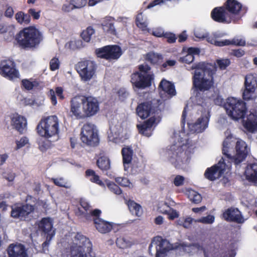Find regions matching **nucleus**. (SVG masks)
Segmentation results:
<instances>
[{"mask_svg":"<svg viewBox=\"0 0 257 257\" xmlns=\"http://www.w3.org/2000/svg\"><path fill=\"white\" fill-rule=\"evenodd\" d=\"M234 138L232 135L228 136L222 144V157L220 161H244L247 157L250 158V148L247 144L241 139Z\"/></svg>","mask_w":257,"mask_h":257,"instance_id":"f257e3e1","label":"nucleus"},{"mask_svg":"<svg viewBox=\"0 0 257 257\" xmlns=\"http://www.w3.org/2000/svg\"><path fill=\"white\" fill-rule=\"evenodd\" d=\"M195 69L192 77L193 87L198 91L204 92L210 90L214 85V75L216 68L204 63L193 64L190 70Z\"/></svg>","mask_w":257,"mask_h":257,"instance_id":"f03ea898","label":"nucleus"},{"mask_svg":"<svg viewBox=\"0 0 257 257\" xmlns=\"http://www.w3.org/2000/svg\"><path fill=\"white\" fill-rule=\"evenodd\" d=\"M194 147L191 141L184 132L179 133V134H174V143L170 147L168 151L169 155L172 157L183 158L186 161L191 159L190 155L194 153Z\"/></svg>","mask_w":257,"mask_h":257,"instance_id":"7ed1b4c3","label":"nucleus"},{"mask_svg":"<svg viewBox=\"0 0 257 257\" xmlns=\"http://www.w3.org/2000/svg\"><path fill=\"white\" fill-rule=\"evenodd\" d=\"M15 40L20 47L24 49L36 48L43 40L42 33L33 26L25 28L16 35Z\"/></svg>","mask_w":257,"mask_h":257,"instance_id":"20e7f679","label":"nucleus"},{"mask_svg":"<svg viewBox=\"0 0 257 257\" xmlns=\"http://www.w3.org/2000/svg\"><path fill=\"white\" fill-rule=\"evenodd\" d=\"M71 257H95L92 245L88 238L77 233L70 246Z\"/></svg>","mask_w":257,"mask_h":257,"instance_id":"39448f33","label":"nucleus"},{"mask_svg":"<svg viewBox=\"0 0 257 257\" xmlns=\"http://www.w3.org/2000/svg\"><path fill=\"white\" fill-rule=\"evenodd\" d=\"M36 130L39 136L47 139L58 135V118L55 115L43 117L38 123Z\"/></svg>","mask_w":257,"mask_h":257,"instance_id":"423d86ee","label":"nucleus"},{"mask_svg":"<svg viewBox=\"0 0 257 257\" xmlns=\"http://www.w3.org/2000/svg\"><path fill=\"white\" fill-rule=\"evenodd\" d=\"M224 108L227 115L234 120L244 118L247 111L246 103L234 97L227 99Z\"/></svg>","mask_w":257,"mask_h":257,"instance_id":"0eeeda50","label":"nucleus"},{"mask_svg":"<svg viewBox=\"0 0 257 257\" xmlns=\"http://www.w3.org/2000/svg\"><path fill=\"white\" fill-rule=\"evenodd\" d=\"M95 53L98 58L111 62L117 60L123 52L121 48L117 45H108L95 49Z\"/></svg>","mask_w":257,"mask_h":257,"instance_id":"6e6552de","label":"nucleus"},{"mask_svg":"<svg viewBox=\"0 0 257 257\" xmlns=\"http://www.w3.org/2000/svg\"><path fill=\"white\" fill-rule=\"evenodd\" d=\"M97 65L95 62L90 60H83L78 62L75 66V69L82 80H90L95 75Z\"/></svg>","mask_w":257,"mask_h":257,"instance_id":"1a4fd4ad","label":"nucleus"},{"mask_svg":"<svg viewBox=\"0 0 257 257\" xmlns=\"http://www.w3.org/2000/svg\"><path fill=\"white\" fill-rule=\"evenodd\" d=\"M81 140L88 146H95L98 144V132L93 124L87 122L83 125L81 131Z\"/></svg>","mask_w":257,"mask_h":257,"instance_id":"9d476101","label":"nucleus"},{"mask_svg":"<svg viewBox=\"0 0 257 257\" xmlns=\"http://www.w3.org/2000/svg\"><path fill=\"white\" fill-rule=\"evenodd\" d=\"M244 90L242 97L243 99H254L257 95V75L248 74L245 77Z\"/></svg>","mask_w":257,"mask_h":257,"instance_id":"9b49d317","label":"nucleus"},{"mask_svg":"<svg viewBox=\"0 0 257 257\" xmlns=\"http://www.w3.org/2000/svg\"><path fill=\"white\" fill-rule=\"evenodd\" d=\"M0 75L10 80L19 78V73L15 62L10 59L2 60L0 61Z\"/></svg>","mask_w":257,"mask_h":257,"instance_id":"f8f14e48","label":"nucleus"},{"mask_svg":"<svg viewBox=\"0 0 257 257\" xmlns=\"http://www.w3.org/2000/svg\"><path fill=\"white\" fill-rule=\"evenodd\" d=\"M70 103L71 116L78 119L85 118L84 95H78L72 98Z\"/></svg>","mask_w":257,"mask_h":257,"instance_id":"ddd939ff","label":"nucleus"},{"mask_svg":"<svg viewBox=\"0 0 257 257\" xmlns=\"http://www.w3.org/2000/svg\"><path fill=\"white\" fill-rule=\"evenodd\" d=\"M223 6L233 21L234 16L241 17L247 13L248 10L247 7L243 6L236 0H227Z\"/></svg>","mask_w":257,"mask_h":257,"instance_id":"4468645a","label":"nucleus"},{"mask_svg":"<svg viewBox=\"0 0 257 257\" xmlns=\"http://www.w3.org/2000/svg\"><path fill=\"white\" fill-rule=\"evenodd\" d=\"M131 82L134 88L144 89L151 86L152 76L150 74H142L139 71H136L131 75Z\"/></svg>","mask_w":257,"mask_h":257,"instance_id":"2eb2a0df","label":"nucleus"},{"mask_svg":"<svg viewBox=\"0 0 257 257\" xmlns=\"http://www.w3.org/2000/svg\"><path fill=\"white\" fill-rule=\"evenodd\" d=\"M85 118L95 115L99 110V102L93 96L84 95Z\"/></svg>","mask_w":257,"mask_h":257,"instance_id":"dca6fc26","label":"nucleus"},{"mask_svg":"<svg viewBox=\"0 0 257 257\" xmlns=\"http://www.w3.org/2000/svg\"><path fill=\"white\" fill-rule=\"evenodd\" d=\"M210 15L214 21L219 23L229 24L232 21V18L227 13L223 6L214 8Z\"/></svg>","mask_w":257,"mask_h":257,"instance_id":"f3484780","label":"nucleus"},{"mask_svg":"<svg viewBox=\"0 0 257 257\" xmlns=\"http://www.w3.org/2000/svg\"><path fill=\"white\" fill-rule=\"evenodd\" d=\"M11 125L20 134H24L27 128L26 118L18 113H13L10 116Z\"/></svg>","mask_w":257,"mask_h":257,"instance_id":"a211bd4d","label":"nucleus"},{"mask_svg":"<svg viewBox=\"0 0 257 257\" xmlns=\"http://www.w3.org/2000/svg\"><path fill=\"white\" fill-rule=\"evenodd\" d=\"M225 169L224 162H218L217 164L207 169L205 173V177L211 181L215 180L224 174Z\"/></svg>","mask_w":257,"mask_h":257,"instance_id":"6ab92c4d","label":"nucleus"},{"mask_svg":"<svg viewBox=\"0 0 257 257\" xmlns=\"http://www.w3.org/2000/svg\"><path fill=\"white\" fill-rule=\"evenodd\" d=\"M157 124L156 117L152 116L143 123L137 124V127L140 134L149 137L152 135L154 128Z\"/></svg>","mask_w":257,"mask_h":257,"instance_id":"aec40b11","label":"nucleus"},{"mask_svg":"<svg viewBox=\"0 0 257 257\" xmlns=\"http://www.w3.org/2000/svg\"><path fill=\"white\" fill-rule=\"evenodd\" d=\"M155 107L151 101H147L139 103L136 107L137 114L142 119L148 118L155 112Z\"/></svg>","mask_w":257,"mask_h":257,"instance_id":"412c9836","label":"nucleus"},{"mask_svg":"<svg viewBox=\"0 0 257 257\" xmlns=\"http://www.w3.org/2000/svg\"><path fill=\"white\" fill-rule=\"evenodd\" d=\"M34 208L32 205L26 204L19 206H14L12 207L11 216L13 218L23 220L31 213Z\"/></svg>","mask_w":257,"mask_h":257,"instance_id":"4be33fe9","label":"nucleus"},{"mask_svg":"<svg viewBox=\"0 0 257 257\" xmlns=\"http://www.w3.org/2000/svg\"><path fill=\"white\" fill-rule=\"evenodd\" d=\"M9 257H28L27 249L21 243H12L7 249Z\"/></svg>","mask_w":257,"mask_h":257,"instance_id":"5701e85b","label":"nucleus"},{"mask_svg":"<svg viewBox=\"0 0 257 257\" xmlns=\"http://www.w3.org/2000/svg\"><path fill=\"white\" fill-rule=\"evenodd\" d=\"M210 116L209 112L202 115L195 123L189 124L190 128L195 133L203 132L208 127Z\"/></svg>","mask_w":257,"mask_h":257,"instance_id":"b1692460","label":"nucleus"},{"mask_svg":"<svg viewBox=\"0 0 257 257\" xmlns=\"http://www.w3.org/2000/svg\"><path fill=\"white\" fill-rule=\"evenodd\" d=\"M223 217L226 220L238 223H242L244 221L240 212L237 208H230L227 209L223 213Z\"/></svg>","mask_w":257,"mask_h":257,"instance_id":"393cba45","label":"nucleus"},{"mask_svg":"<svg viewBox=\"0 0 257 257\" xmlns=\"http://www.w3.org/2000/svg\"><path fill=\"white\" fill-rule=\"evenodd\" d=\"M243 126L249 133H254L257 130V112H250L246 116V119L243 120Z\"/></svg>","mask_w":257,"mask_h":257,"instance_id":"a878e982","label":"nucleus"},{"mask_svg":"<svg viewBox=\"0 0 257 257\" xmlns=\"http://www.w3.org/2000/svg\"><path fill=\"white\" fill-rule=\"evenodd\" d=\"M246 179L257 185V163H253L248 165L245 171Z\"/></svg>","mask_w":257,"mask_h":257,"instance_id":"bb28decb","label":"nucleus"},{"mask_svg":"<svg viewBox=\"0 0 257 257\" xmlns=\"http://www.w3.org/2000/svg\"><path fill=\"white\" fill-rule=\"evenodd\" d=\"M63 92L64 90L61 87H56L55 91L52 89H50L48 95L53 105H56L57 103L56 95L60 100H63L65 98Z\"/></svg>","mask_w":257,"mask_h":257,"instance_id":"cd10ccee","label":"nucleus"},{"mask_svg":"<svg viewBox=\"0 0 257 257\" xmlns=\"http://www.w3.org/2000/svg\"><path fill=\"white\" fill-rule=\"evenodd\" d=\"M94 222L96 229L102 233L109 232L112 228V225L109 222L105 221L99 218H95L94 219Z\"/></svg>","mask_w":257,"mask_h":257,"instance_id":"c85d7f7f","label":"nucleus"},{"mask_svg":"<svg viewBox=\"0 0 257 257\" xmlns=\"http://www.w3.org/2000/svg\"><path fill=\"white\" fill-rule=\"evenodd\" d=\"M159 87L169 95L173 96L176 93L174 84L165 79L162 80Z\"/></svg>","mask_w":257,"mask_h":257,"instance_id":"c756f323","label":"nucleus"},{"mask_svg":"<svg viewBox=\"0 0 257 257\" xmlns=\"http://www.w3.org/2000/svg\"><path fill=\"white\" fill-rule=\"evenodd\" d=\"M203 247L198 243L186 245L182 244L179 246L177 249L180 251H183L189 255L197 252L198 251L202 250Z\"/></svg>","mask_w":257,"mask_h":257,"instance_id":"7c9ffc66","label":"nucleus"},{"mask_svg":"<svg viewBox=\"0 0 257 257\" xmlns=\"http://www.w3.org/2000/svg\"><path fill=\"white\" fill-rule=\"evenodd\" d=\"M146 60L153 65H161L163 61L162 54L150 52L146 54Z\"/></svg>","mask_w":257,"mask_h":257,"instance_id":"2f4dec72","label":"nucleus"},{"mask_svg":"<svg viewBox=\"0 0 257 257\" xmlns=\"http://www.w3.org/2000/svg\"><path fill=\"white\" fill-rule=\"evenodd\" d=\"M195 36L197 38H198L201 39H206V41L208 43H209L211 44H213V45H215V46H218V47L224 46V40H222V41L217 40L216 39L218 37V36L215 34H213L212 35H209L208 34H205L202 35V36H198V35H196Z\"/></svg>","mask_w":257,"mask_h":257,"instance_id":"473e14b6","label":"nucleus"},{"mask_svg":"<svg viewBox=\"0 0 257 257\" xmlns=\"http://www.w3.org/2000/svg\"><path fill=\"white\" fill-rule=\"evenodd\" d=\"M39 228L45 233H49L52 228V220L49 218H44L38 224Z\"/></svg>","mask_w":257,"mask_h":257,"instance_id":"72a5a7b5","label":"nucleus"},{"mask_svg":"<svg viewBox=\"0 0 257 257\" xmlns=\"http://www.w3.org/2000/svg\"><path fill=\"white\" fill-rule=\"evenodd\" d=\"M102 27L103 30L107 33L113 35H116V32L114 27V24L111 20H105L102 23Z\"/></svg>","mask_w":257,"mask_h":257,"instance_id":"f704fd0d","label":"nucleus"},{"mask_svg":"<svg viewBox=\"0 0 257 257\" xmlns=\"http://www.w3.org/2000/svg\"><path fill=\"white\" fill-rule=\"evenodd\" d=\"M130 211L133 215L140 216L142 214L141 206L133 201H129L127 203Z\"/></svg>","mask_w":257,"mask_h":257,"instance_id":"c9c22d12","label":"nucleus"},{"mask_svg":"<svg viewBox=\"0 0 257 257\" xmlns=\"http://www.w3.org/2000/svg\"><path fill=\"white\" fill-rule=\"evenodd\" d=\"M15 19L18 23L22 24H28L31 21V17L29 14H25L23 12L20 11L15 15Z\"/></svg>","mask_w":257,"mask_h":257,"instance_id":"e433bc0d","label":"nucleus"},{"mask_svg":"<svg viewBox=\"0 0 257 257\" xmlns=\"http://www.w3.org/2000/svg\"><path fill=\"white\" fill-rule=\"evenodd\" d=\"M21 85L27 90H31L34 88L38 87L40 83L37 80L31 81L29 79H24L22 80Z\"/></svg>","mask_w":257,"mask_h":257,"instance_id":"4c0bfd02","label":"nucleus"},{"mask_svg":"<svg viewBox=\"0 0 257 257\" xmlns=\"http://www.w3.org/2000/svg\"><path fill=\"white\" fill-rule=\"evenodd\" d=\"M95 30L92 26L88 27L86 30L82 31L81 34L82 39L86 42H89L91 38V36L94 34Z\"/></svg>","mask_w":257,"mask_h":257,"instance_id":"58836bf2","label":"nucleus"},{"mask_svg":"<svg viewBox=\"0 0 257 257\" xmlns=\"http://www.w3.org/2000/svg\"><path fill=\"white\" fill-rule=\"evenodd\" d=\"M122 161H132L134 151L131 147L127 146L121 149Z\"/></svg>","mask_w":257,"mask_h":257,"instance_id":"ea45409f","label":"nucleus"},{"mask_svg":"<svg viewBox=\"0 0 257 257\" xmlns=\"http://www.w3.org/2000/svg\"><path fill=\"white\" fill-rule=\"evenodd\" d=\"M224 46L235 45L237 46H244L246 44L244 39L238 38H234L232 40H224Z\"/></svg>","mask_w":257,"mask_h":257,"instance_id":"a19ab883","label":"nucleus"},{"mask_svg":"<svg viewBox=\"0 0 257 257\" xmlns=\"http://www.w3.org/2000/svg\"><path fill=\"white\" fill-rule=\"evenodd\" d=\"M135 22L137 26L140 29H141L143 31L147 29V23L146 21L144 20L142 13H140L137 15Z\"/></svg>","mask_w":257,"mask_h":257,"instance_id":"79ce46f5","label":"nucleus"},{"mask_svg":"<svg viewBox=\"0 0 257 257\" xmlns=\"http://www.w3.org/2000/svg\"><path fill=\"white\" fill-rule=\"evenodd\" d=\"M86 175L87 176L91 177L90 180L94 183H96L100 186H104L103 183L99 180V177L98 175H96L95 172L91 170H87L86 171Z\"/></svg>","mask_w":257,"mask_h":257,"instance_id":"37998d69","label":"nucleus"},{"mask_svg":"<svg viewBox=\"0 0 257 257\" xmlns=\"http://www.w3.org/2000/svg\"><path fill=\"white\" fill-rule=\"evenodd\" d=\"M189 196L190 200L194 203H199L202 200L201 195L194 191L189 192Z\"/></svg>","mask_w":257,"mask_h":257,"instance_id":"c03bdc74","label":"nucleus"},{"mask_svg":"<svg viewBox=\"0 0 257 257\" xmlns=\"http://www.w3.org/2000/svg\"><path fill=\"white\" fill-rule=\"evenodd\" d=\"M106 185L109 190L114 194L119 195L122 193L120 188L114 183L110 181H107Z\"/></svg>","mask_w":257,"mask_h":257,"instance_id":"a18cd8bd","label":"nucleus"},{"mask_svg":"<svg viewBox=\"0 0 257 257\" xmlns=\"http://www.w3.org/2000/svg\"><path fill=\"white\" fill-rule=\"evenodd\" d=\"M214 216L212 215H208L205 217H202L195 220L196 222H201L204 224H212L214 221Z\"/></svg>","mask_w":257,"mask_h":257,"instance_id":"49530a36","label":"nucleus"},{"mask_svg":"<svg viewBox=\"0 0 257 257\" xmlns=\"http://www.w3.org/2000/svg\"><path fill=\"white\" fill-rule=\"evenodd\" d=\"M52 180L54 183L59 187H64L68 188L69 186L67 185V181L62 177L58 178H52Z\"/></svg>","mask_w":257,"mask_h":257,"instance_id":"de8ad7c7","label":"nucleus"},{"mask_svg":"<svg viewBox=\"0 0 257 257\" xmlns=\"http://www.w3.org/2000/svg\"><path fill=\"white\" fill-rule=\"evenodd\" d=\"M60 61L56 57L53 58L50 61V69L51 71H55L59 68Z\"/></svg>","mask_w":257,"mask_h":257,"instance_id":"09e8293b","label":"nucleus"},{"mask_svg":"<svg viewBox=\"0 0 257 257\" xmlns=\"http://www.w3.org/2000/svg\"><path fill=\"white\" fill-rule=\"evenodd\" d=\"M216 63L221 70L225 69L230 64L229 59H220L216 61Z\"/></svg>","mask_w":257,"mask_h":257,"instance_id":"8fccbe9b","label":"nucleus"},{"mask_svg":"<svg viewBox=\"0 0 257 257\" xmlns=\"http://www.w3.org/2000/svg\"><path fill=\"white\" fill-rule=\"evenodd\" d=\"M193 221V219L190 217H187L185 219L178 220V224L182 225L185 228H189Z\"/></svg>","mask_w":257,"mask_h":257,"instance_id":"3c124183","label":"nucleus"},{"mask_svg":"<svg viewBox=\"0 0 257 257\" xmlns=\"http://www.w3.org/2000/svg\"><path fill=\"white\" fill-rule=\"evenodd\" d=\"M116 243L119 248H121L126 247L130 245V243L122 237L117 238L116 240Z\"/></svg>","mask_w":257,"mask_h":257,"instance_id":"603ef678","label":"nucleus"},{"mask_svg":"<svg viewBox=\"0 0 257 257\" xmlns=\"http://www.w3.org/2000/svg\"><path fill=\"white\" fill-rule=\"evenodd\" d=\"M194 60V56L189 54H187L183 57H181L179 58V61L181 63L190 64L192 63Z\"/></svg>","mask_w":257,"mask_h":257,"instance_id":"864d4df0","label":"nucleus"},{"mask_svg":"<svg viewBox=\"0 0 257 257\" xmlns=\"http://www.w3.org/2000/svg\"><path fill=\"white\" fill-rule=\"evenodd\" d=\"M70 4L76 9H80L87 4V0H70Z\"/></svg>","mask_w":257,"mask_h":257,"instance_id":"5fc2aeb1","label":"nucleus"},{"mask_svg":"<svg viewBox=\"0 0 257 257\" xmlns=\"http://www.w3.org/2000/svg\"><path fill=\"white\" fill-rule=\"evenodd\" d=\"M115 181L122 186L131 187V183L126 178L117 177L115 178Z\"/></svg>","mask_w":257,"mask_h":257,"instance_id":"6e6d98bb","label":"nucleus"},{"mask_svg":"<svg viewBox=\"0 0 257 257\" xmlns=\"http://www.w3.org/2000/svg\"><path fill=\"white\" fill-rule=\"evenodd\" d=\"M164 38H166L167 42L170 44L175 43L177 40L175 34L171 32H165Z\"/></svg>","mask_w":257,"mask_h":257,"instance_id":"4d7b16f0","label":"nucleus"},{"mask_svg":"<svg viewBox=\"0 0 257 257\" xmlns=\"http://www.w3.org/2000/svg\"><path fill=\"white\" fill-rule=\"evenodd\" d=\"M138 69L139 72L144 73L145 74H148L147 73L150 71L151 67L147 64L145 63L139 65L138 66Z\"/></svg>","mask_w":257,"mask_h":257,"instance_id":"13d9d810","label":"nucleus"},{"mask_svg":"<svg viewBox=\"0 0 257 257\" xmlns=\"http://www.w3.org/2000/svg\"><path fill=\"white\" fill-rule=\"evenodd\" d=\"M29 143V140L28 138L26 137H23L21 138L20 141L16 142L17 144V149H19L23 147H24L26 145Z\"/></svg>","mask_w":257,"mask_h":257,"instance_id":"bf43d9fd","label":"nucleus"},{"mask_svg":"<svg viewBox=\"0 0 257 257\" xmlns=\"http://www.w3.org/2000/svg\"><path fill=\"white\" fill-rule=\"evenodd\" d=\"M176 63V61L174 60H169L165 62L162 63L161 65V69L162 71H165L168 66L172 67Z\"/></svg>","mask_w":257,"mask_h":257,"instance_id":"052dcab7","label":"nucleus"},{"mask_svg":"<svg viewBox=\"0 0 257 257\" xmlns=\"http://www.w3.org/2000/svg\"><path fill=\"white\" fill-rule=\"evenodd\" d=\"M97 165L102 171L107 170L110 167L109 162H97Z\"/></svg>","mask_w":257,"mask_h":257,"instance_id":"680f3d73","label":"nucleus"},{"mask_svg":"<svg viewBox=\"0 0 257 257\" xmlns=\"http://www.w3.org/2000/svg\"><path fill=\"white\" fill-rule=\"evenodd\" d=\"M95 159L96 161H109L104 151H100L98 154H96Z\"/></svg>","mask_w":257,"mask_h":257,"instance_id":"e2e57ef3","label":"nucleus"},{"mask_svg":"<svg viewBox=\"0 0 257 257\" xmlns=\"http://www.w3.org/2000/svg\"><path fill=\"white\" fill-rule=\"evenodd\" d=\"M159 208H160V211L161 212H162L163 213L169 214V217L171 219H174V218H175L178 216V213L175 210H172L171 212H169L167 210H161V207Z\"/></svg>","mask_w":257,"mask_h":257,"instance_id":"0e129e2a","label":"nucleus"},{"mask_svg":"<svg viewBox=\"0 0 257 257\" xmlns=\"http://www.w3.org/2000/svg\"><path fill=\"white\" fill-rule=\"evenodd\" d=\"M184 178L182 176L177 175L174 180V183L175 186H179L183 184Z\"/></svg>","mask_w":257,"mask_h":257,"instance_id":"69168bd1","label":"nucleus"},{"mask_svg":"<svg viewBox=\"0 0 257 257\" xmlns=\"http://www.w3.org/2000/svg\"><path fill=\"white\" fill-rule=\"evenodd\" d=\"M28 14L31 16L35 20H38L40 18V12H36L34 9H29Z\"/></svg>","mask_w":257,"mask_h":257,"instance_id":"338daca9","label":"nucleus"},{"mask_svg":"<svg viewBox=\"0 0 257 257\" xmlns=\"http://www.w3.org/2000/svg\"><path fill=\"white\" fill-rule=\"evenodd\" d=\"M244 54V51L241 49L233 50L232 52V55L238 58L243 56Z\"/></svg>","mask_w":257,"mask_h":257,"instance_id":"774afa93","label":"nucleus"}]
</instances>
